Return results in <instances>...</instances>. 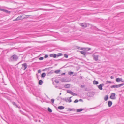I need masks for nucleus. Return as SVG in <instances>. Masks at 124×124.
<instances>
[{"label":"nucleus","instance_id":"12","mask_svg":"<svg viewBox=\"0 0 124 124\" xmlns=\"http://www.w3.org/2000/svg\"><path fill=\"white\" fill-rule=\"evenodd\" d=\"M108 104L109 107H110L112 104V103L111 101H108Z\"/></svg>","mask_w":124,"mask_h":124},{"label":"nucleus","instance_id":"52","mask_svg":"<svg viewBox=\"0 0 124 124\" xmlns=\"http://www.w3.org/2000/svg\"><path fill=\"white\" fill-rule=\"evenodd\" d=\"M48 98V97L47 96H46Z\"/></svg>","mask_w":124,"mask_h":124},{"label":"nucleus","instance_id":"28","mask_svg":"<svg viewBox=\"0 0 124 124\" xmlns=\"http://www.w3.org/2000/svg\"><path fill=\"white\" fill-rule=\"evenodd\" d=\"M62 54L61 53H59L57 54V57H58L60 56H62Z\"/></svg>","mask_w":124,"mask_h":124},{"label":"nucleus","instance_id":"11","mask_svg":"<svg viewBox=\"0 0 124 124\" xmlns=\"http://www.w3.org/2000/svg\"><path fill=\"white\" fill-rule=\"evenodd\" d=\"M77 48L78 49L81 50H86L85 48H82L81 47L77 46Z\"/></svg>","mask_w":124,"mask_h":124},{"label":"nucleus","instance_id":"51","mask_svg":"<svg viewBox=\"0 0 124 124\" xmlns=\"http://www.w3.org/2000/svg\"><path fill=\"white\" fill-rule=\"evenodd\" d=\"M48 98V97L47 96H46Z\"/></svg>","mask_w":124,"mask_h":124},{"label":"nucleus","instance_id":"34","mask_svg":"<svg viewBox=\"0 0 124 124\" xmlns=\"http://www.w3.org/2000/svg\"><path fill=\"white\" fill-rule=\"evenodd\" d=\"M54 101V100L53 99H52L51 100V101L52 103H53Z\"/></svg>","mask_w":124,"mask_h":124},{"label":"nucleus","instance_id":"32","mask_svg":"<svg viewBox=\"0 0 124 124\" xmlns=\"http://www.w3.org/2000/svg\"><path fill=\"white\" fill-rule=\"evenodd\" d=\"M73 73V72H70L68 73V74L69 75H71Z\"/></svg>","mask_w":124,"mask_h":124},{"label":"nucleus","instance_id":"9","mask_svg":"<svg viewBox=\"0 0 124 124\" xmlns=\"http://www.w3.org/2000/svg\"><path fill=\"white\" fill-rule=\"evenodd\" d=\"M49 56L50 57H53L54 58H55L56 57L57 55L55 54H50Z\"/></svg>","mask_w":124,"mask_h":124},{"label":"nucleus","instance_id":"25","mask_svg":"<svg viewBox=\"0 0 124 124\" xmlns=\"http://www.w3.org/2000/svg\"><path fill=\"white\" fill-rule=\"evenodd\" d=\"M60 70H56L55 71H54V72L56 74H57L59 73L60 72Z\"/></svg>","mask_w":124,"mask_h":124},{"label":"nucleus","instance_id":"6","mask_svg":"<svg viewBox=\"0 0 124 124\" xmlns=\"http://www.w3.org/2000/svg\"><path fill=\"white\" fill-rule=\"evenodd\" d=\"M98 55H93V59L94 60L96 61H97L98 60Z\"/></svg>","mask_w":124,"mask_h":124},{"label":"nucleus","instance_id":"13","mask_svg":"<svg viewBox=\"0 0 124 124\" xmlns=\"http://www.w3.org/2000/svg\"><path fill=\"white\" fill-rule=\"evenodd\" d=\"M22 18V16H19L15 20V21L19 20L21 19Z\"/></svg>","mask_w":124,"mask_h":124},{"label":"nucleus","instance_id":"41","mask_svg":"<svg viewBox=\"0 0 124 124\" xmlns=\"http://www.w3.org/2000/svg\"><path fill=\"white\" fill-rule=\"evenodd\" d=\"M41 72V71L40 70H38V73H40Z\"/></svg>","mask_w":124,"mask_h":124},{"label":"nucleus","instance_id":"48","mask_svg":"<svg viewBox=\"0 0 124 124\" xmlns=\"http://www.w3.org/2000/svg\"><path fill=\"white\" fill-rule=\"evenodd\" d=\"M46 69H47V68H45V69H44V70H46Z\"/></svg>","mask_w":124,"mask_h":124},{"label":"nucleus","instance_id":"30","mask_svg":"<svg viewBox=\"0 0 124 124\" xmlns=\"http://www.w3.org/2000/svg\"><path fill=\"white\" fill-rule=\"evenodd\" d=\"M78 102V99H76L74 101V103H77Z\"/></svg>","mask_w":124,"mask_h":124},{"label":"nucleus","instance_id":"50","mask_svg":"<svg viewBox=\"0 0 124 124\" xmlns=\"http://www.w3.org/2000/svg\"><path fill=\"white\" fill-rule=\"evenodd\" d=\"M60 95H61V93H60Z\"/></svg>","mask_w":124,"mask_h":124},{"label":"nucleus","instance_id":"40","mask_svg":"<svg viewBox=\"0 0 124 124\" xmlns=\"http://www.w3.org/2000/svg\"><path fill=\"white\" fill-rule=\"evenodd\" d=\"M55 82L57 83H59V81L58 80H55Z\"/></svg>","mask_w":124,"mask_h":124},{"label":"nucleus","instance_id":"10","mask_svg":"<svg viewBox=\"0 0 124 124\" xmlns=\"http://www.w3.org/2000/svg\"><path fill=\"white\" fill-rule=\"evenodd\" d=\"M70 84H66L64 85V87L65 88H69L70 87Z\"/></svg>","mask_w":124,"mask_h":124},{"label":"nucleus","instance_id":"49","mask_svg":"<svg viewBox=\"0 0 124 124\" xmlns=\"http://www.w3.org/2000/svg\"><path fill=\"white\" fill-rule=\"evenodd\" d=\"M26 16H30V15H26Z\"/></svg>","mask_w":124,"mask_h":124},{"label":"nucleus","instance_id":"8","mask_svg":"<svg viewBox=\"0 0 124 124\" xmlns=\"http://www.w3.org/2000/svg\"><path fill=\"white\" fill-rule=\"evenodd\" d=\"M104 85V84H100L98 86V88L100 90H102V85L103 86Z\"/></svg>","mask_w":124,"mask_h":124},{"label":"nucleus","instance_id":"17","mask_svg":"<svg viewBox=\"0 0 124 124\" xmlns=\"http://www.w3.org/2000/svg\"><path fill=\"white\" fill-rule=\"evenodd\" d=\"M80 52L81 54H83L84 55H85L86 54V53L83 51H80Z\"/></svg>","mask_w":124,"mask_h":124},{"label":"nucleus","instance_id":"53","mask_svg":"<svg viewBox=\"0 0 124 124\" xmlns=\"http://www.w3.org/2000/svg\"><path fill=\"white\" fill-rule=\"evenodd\" d=\"M56 88L57 87V86H56Z\"/></svg>","mask_w":124,"mask_h":124},{"label":"nucleus","instance_id":"23","mask_svg":"<svg viewBox=\"0 0 124 124\" xmlns=\"http://www.w3.org/2000/svg\"><path fill=\"white\" fill-rule=\"evenodd\" d=\"M83 110L82 109H77V111L78 112H79L82 111Z\"/></svg>","mask_w":124,"mask_h":124},{"label":"nucleus","instance_id":"14","mask_svg":"<svg viewBox=\"0 0 124 124\" xmlns=\"http://www.w3.org/2000/svg\"><path fill=\"white\" fill-rule=\"evenodd\" d=\"M58 108L59 109L62 110L64 109V107L63 106H59L58 107Z\"/></svg>","mask_w":124,"mask_h":124},{"label":"nucleus","instance_id":"2","mask_svg":"<svg viewBox=\"0 0 124 124\" xmlns=\"http://www.w3.org/2000/svg\"><path fill=\"white\" fill-rule=\"evenodd\" d=\"M18 58V56L16 54H14L10 57L11 60L12 61H16Z\"/></svg>","mask_w":124,"mask_h":124},{"label":"nucleus","instance_id":"26","mask_svg":"<svg viewBox=\"0 0 124 124\" xmlns=\"http://www.w3.org/2000/svg\"><path fill=\"white\" fill-rule=\"evenodd\" d=\"M13 105L15 106H16V107H18V105H17L16 104V103L15 102H13Z\"/></svg>","mask_w":124,"mask_h":124},{"label":"nucleus","instance_id":"21","mask_svg":"<svg viewBox=\"0 0 124 124\" xmlns=\"http://www.w3.org/2000/svg\"><path fill=\"white\" fill-rule=\"evenodd\" d=\"M93 83L94 84H97L99 83V82L97 81L94 80L93 81Z\"/></svg>","mask_w":124,"mask_h":124},{"label":"nucleus","instance_id":"16","mask_svg":"<svg viewBox=\"0 0 124 124\" xmlns=\"http://www.w3.org/2000/svg\"><path fill=\"white\" fill-rule=\"evenodd\" d=\"M3 11L9 14L10 13V11H9L8 10L6 9H4Z\"/></svg>","mask_w":124,"mask_h":124},{"label":"nucleus","instance_id":"42","mask_svg":"<svg viewBox=\"0 0 124 124\" xmlns=\"http://www.w3.org/2000/svg\"><path fill=\"white\" fill-rule=\"evenodd\" d=\"M85 86V85H82L81 86V88H83Z\"/></svg>","mask_w":124,"mask_h":124},{"label":"nucleus","instance_id":"44","mask_svg":"<svg viewBox=\"0 0 124 124\" xmlns=\"http://www.w3.org/2000/svg\"><path fill=\"white\" fill-rule=\"evenodd\" d=\"M79 78L80 79H81L82 78V76H80L79 77Z\"/></svg>","mask_w":124,"mask_h":124},{"label":"nucleus","instance_id":"33","mask_svg":"<svg viewBox=\"0 0 124 124\" xmlns=\"http://www.w3.org/2000/svg\"><path fill=\"white\" fill-rule=\"evenodd\" d=\"M71 95H72L73 96H75L77 95V94L75 93H73V92H72V93Z\"/></svg>","mask_w":124,"mask_h":124},{"label":"nucleus","instance_id":"19","mask_svg":"<svg viewBox=\"0 0 124 124\" xmlns=\"http://www.w3.org/2000/svg\"><path fill=\"white\" fill-rule=\"evenodd\" d=\"M43 82L42 80H40L39 82V84L40 85H41L43 84Z\"/></svg>","mask_w":124,"mask_h":124},{"label":"nucleus","instance_id":"3","mask_svg":"<svg viewBox=\"0 0 124 124\" xmlns=\"http://www.w3.org/2000/svg\"><path fill=\"white\" fill-rule=\"evenodd\" d=\"M116 94L115 93H111L110 96V98L112 99H115L116 98L115 97Z\"/></svg>","mask_w":124,"mask_h":124},{"label":"nucleus","instance_id":"36","mask_svg":"<svg viewBox=\"0 0 124 124\" xmlns=\"http://www.w3.org/2000/svg\"><path fill=\"white\" fill-rule=\"evenodd\" d=\"M85 49L86 50H86L87 51H89L91 49L90 48H88V49L87 50V49H88V48H85Z\"/></svg>","mask_w":124,"mask_h":124},{"label":"nucleus","instance_id":"1","mask_svg":"<svg viewBox=\"0 0 124 124\" xmlns=\"http://www.w3.org/2000/svg\"><path fill=\"white\" fill-rule=\"evenodd\" d=\"M124 85V83H122L121 84H120L119 85H113L111 86H110V87L111 88H117L121 86H123V85Z\"/></svg>","mask_w":124,"mask_h":124},{"label":"nucleus","instance_id":"37","mask_svg":"<svg viewBox=\"0 0 124 124\" xmlns=\"http://www.w3.org/2000/svg\"><path fill=\"white\" fill-rule=\"evenodd\" d=\"M43 59V57H41L39 58V60H42Z\"/></svg>","mask_w":124,"mask_h":124},{"label":"nucleus","instance_id":"35","mask_svg":"<svg viewBox=\"0 0 124 124\" xmlns=\"http://www.w3.org/2000/svg\"><path fill=\"white\" fill-rule=\"evenodd\" d=\"M112 83V82L111 81H106V84H108V83Z\"/></svg>","mask_w":124,"mask_h":124},{"label":"nucleus","instance_id":"31","mask_svg":"<svg viewBox=\"0 0 124 124\" xmlns=\"http://www.w3.org/2000/svg\"><path fill=\"white\" fill-rule=\"evenodd\" d=\"M64 56L66 58H67L68 57V55L66 54H64Z\"/></svg>","mask_w":124,"mask_h":124},{"label":"nucleus","instance_id":"7","mask_svg":"<svg viewBox=\"0 0 124 124\" xmlns=\"http://www.w3.org/2000/svg\"><path fill=\"white\" fill-rule=\"evenodd\" d=\"M122 79L121 78H116V81L117 82H119L120 81H121L122 82H123V81H122Z\"/></svg>","mask_w":124,"mask_h":124},{"label":"nucleus","instance_id":"22","mask_svg":"<svg viewBox=\"0 0 124 124\" xmlns=\"http://www.w3.org/2000/svg\"><path fill=\"white\" fill-rule=\"evenodd\" d=\"M61 99L64 100L66 102H68V98H65Z\"/></svg>","mask_w":124,"mask_h":124},{"label":"nucleus","instance_id":"4","mask_svg":"<svg viewBox=\"0 0 124 124\" xmlns=\"http://www.w3.org/2000/svg\"><path fill=\"white\" fill-rule=\"evenodd\" d=\"M22 68H24L23 69L24 70H25L27 67V65L26 63H24L23 64H22Z\"/></svg>","mask_w":124,"mask_h":124},{"label":"nucleus","instance_id":"24","mask_svg":"<svg viewBox=\"0 0 124 124\" xmlns=\"http://www.w3.org/2000/svg\"><path fill=\"white\" fill-rule=\"evenodd\" d=\"M72 92L70 90H68L67 91V92L68 93L70 94H71L72 93Z\"/></svg>","mask_w":124,"mask_h":124},{"label":"nucleus","instance_id":"45","mask_svg":"<svg viewBox=\"0 0 124 124\" xmlns=\"http://www.w3.org/2000/svg\"><path fill=\"white\" fill-rule=\"evenodd\" d=\"M65 73H62V74L61 75H65Z\"/></svg>","mask_w":124,"mask_h":124},{"label":"nucleus","instance_id":"27","mask_svg":"<svg viewBox=\"0 0 124 124\" xmlns=\"http://www.w3.org/2000/svg\"><path fill=\"white\" fill-rule=\"evenodd\" d=\"M60 81L62 82H66L65 80L64 79H61Z\"/></svg>","mask_w":124,"mask_h":124},{"label":"nucleus","instance_id":"20","mask_svg":"<svg viewBox=\"0 0 124 124\" xmlns=\"http://www.w3.org/2000/svg\"><path fill=\"white\" fill-rule=\"evenodd\" d=\"M46 75V73H43L41 75V77H42L43 78L45 77Z\"/></svg>","mask_w":124,"mask_h":124},{"label":"nucleus","instance_id":"39","mask_svg":"<svg viewBox=\"0 0 124 124\" xmlns=\"http://www.w3.org/2000/svg\"><path fill=\"white\" fill-rule=\"evenodd\" d=\"M53 73V70L50 71L48 73V74L49 73Z\"/></svg>","mask_w":124,"mask_h":124},{"label":"nucleus","instance_id":"47","mask_svg":"<svg viewBox=\"0 0 124 124\" xmlns=\"http://www.w3.org/2000/svg\"><path fill=\"white\" fill-rule=\"evenodd\" d=\"M4 9H2L0 8V10L1 11H3Z\"/></svg>","mask_w":124,"mask_h":124},{"label":"nucleus","instance_id":"18","mask_svg":"<svg viewBox=\"0 0 124 124\" xmlns=\"http://www.w3.org/2000/svg\"><path fill=\"white\" fill-rule=\"evenodd\" d=\"M108 98V95H106L104 97V99L105 101H106L107 100Z\"/></svg>","mask_w":124,"mask_h":124},{"label":"nucleus","instance_id":"46","mask_svg":"<svg viewBox=\"0 0 124 124\" xmlns=\"http://www.w3.org/2000/svg\"><path fill=\"white\" fill-rule=\"evenodd\" d=\"M79 101H81V102H83V100L82 99H80L79 100Z\"/></svg>","mask_w":124,"mask_h":124},{"label":"nucleus","instance_id":"15","mask_svg":"<svg viewBox=\"0 0 124 124\" xmlns=\"http://www.w3.org/2000/svg\"><path fill=\"white\" fill-rule=\"evenodd\" d=\"M72 97H68V101L69 102H72V101L71 98Z\"/></svg>","mask_w":124,"mask_h":124},{"label":"nucleus","instance_id":"43","mask_svg":"<svg viewBox=\"0 0 124 124\" xmlns=\"http://www.w3.org/2000/svg\"><path fill=\"white\" fill-rule=\"evenodd\" d=\"M110 78L111 79H113L114 78V77L113 76H111L110 77Z\"/></svg>","mask_w":124,"mask_h":124},{"label":"nucleus","instance_id":"5","mask_svg":"<svg viewBox=\"0 0 124 124\" xmlns=\"http://www.w3.org/2000/svg\"><path fill=\"white\" fill-rule=\"evenodd\" d=\"M80 25L82 27L84 28L86 27L87 26V24L84 23H81L80 24Z\"/></svg>","mask_w":124,"mask_h":124},{"label":"nucleus","instance_id":"29","mask_svg":"<svg viewBox=\"0 0 124 124\" xmlns=\"http://www.w3.org/2000/svg\"><path fill=\"white\" fill-rule=\"evenodd\" d=\"M48 110L50 112H52V110L49 108H48Z\"/></svg>","mask_w":124,"mask_h":124},{"label":"nucleus","instance_id":"38","mask_svg":"<svg viewBox=\"0 0 124 124\" xmlns=\"http://www.w3.org/2000/svg\"><path fill=\"white\" fill-rule=\"evenodd\" d=\"M48 57V55L46 54L44 56V58H47Z\"/></svg>","mask_w":124,"mask_h":124}]
</instances>
